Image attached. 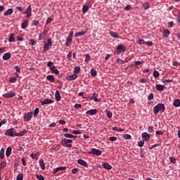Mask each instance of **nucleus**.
I'll return each mask as SVG.
<instances>
[{"mask_svg": "<svg viewBox=\"0 0 180 180\" xmlns=\"http://www.w3.org/2000/svg\"><path fill=\"white\" fill-rule=\"evenodd\" d=\"M6 167V162H1L0 164V169H2L3 168H5Z\"/></svg>", "mask_w": 180, "mask_h": 180, "instance_id": "55", "label": "nucleus"}, {"mask_svg": "<svg viewBox=\"0 0 180 180\" xmlns=\"http://www.w3.org/2000/svg\"><path fill=\"white\" fill-rule=\"evenodd\" d=\"M26 133H27V130L21 131L20 133H16L15 137H23V136H25V134H26Z\"/></svg>", "mask_w": 180, "mask_h": 180, "instance_id": "21", "label": "nucleus"}, {"mask_svg": "<svg viewBox=\"0 0 180 180\" xmlns=\"http://www.w3.org/2000/svg\"><path fill=\"white\" fill-rule=\"evenodd\" d=\"M51 22H53V18H48V19L46 20V25H49V23H51Z\"/></svg>", "mask_w": 180, "mask_h": 180, "instance_id": "54", "label": "nucleus"}, {"mask_svg": "<svg viewBox=\"0 0 180 180\" xmlns=\"http://www.w3.org/2000/svg\"><path fill=\"white\" fill-rule=\"evenodd\" d=\"M78 78V75L73 74L71 75H69L66 77L67 81H74L75 79H77Z\"/></svg>", "mask_w": 180, "mask_h": 180, "instance_id": "9", "label": "nucleus"}, {"mask_svg": "<svg viewBox=\"0 0 180 180\" xmlns=\"http://www.w3.org/2000/svg\"><path fill=\"white\" fill-rule=\"evenodd\" d=\"M33 117V112H30L24 115V119L26 122H30Z\"/></svg>", "mask_w": 180, "mask_h": 180, "instance_id": "7", "label": "nucleus"}, {"mask_svg": "<svg viewBox=\"0 0 180 180\" xmlns=\"http://www.w3.org/2000/svg\"><path fill=\"white\" fill-rule=\"evenodd\" d=\"M123 137L125 140H130L131 139V136L127 134H124Z\"/></svg>", "mask_w": 180, "mask_h": 180, "instance_id": "43", "label": "nucleus"}, {"mask_svg": "<svg viewBox=\"0 0 180 180\" xmlns=\"http://www.w3.org/2000/svg\"><path fill=\"white\" fill-rule=\"evenodd\" d=\"M17 11H19L22 15H27V19H29L32 16V6H28L25 11H23V8L20 6L16 7Z\"/></svg>", "mask_w": 180, "mask_h": 180, "instance_id": "1", "label": "nucleus"}, {"mask_svg": "<svg viewBox=\"0 0 180 180\" xmlns=\"http://www.w3.org/2000/svg\"><path fill=\"white\" fill-rule=\"evenodd\" d=\"M117 50L119 51V53H124L125 48L123 46V44H120V45L117 46Z\"/></svg>", "mask_w": 180, "mask_h": 180, "instance_id": "13", "label": "nucleus"}, {"mask_svg": "<svg viewBox=\"0 0 180 180\" xmlns=\"http://www.w3.org/2000/svg\"><path fill=\"white\" fill-rule=\"evenodd\" d=\"M138 43L139 44H146V41L143 39H139Z\"/></svg>", "mask_w": 180, "mask_h": 180, "instance_id": "56", "label": "nucleus"}, {"mask_svg": "<svg viewBox=\"0 0 180 180\" xmlns=\"http://www.w3.org/2000/svg\"><path fill=\"white\" fill-rule=\"evenodd\" d=\"M50 71L52 72V74H56V75H58V74H60V71L56 68V66H52L50 68Z\"/></svg>", "mask_w": 180, "mask_h": 180, "instance_id": "12", "label": "nucleus"}, {"mask_svg": "<svg viewBox=\"0 0 180 180\" xmlns=\"http://www.w3.org/2000/svg\"><path fill=\"white\" fill-rule=\"evenodd\" d=\"M0 158L1 160H4V158H5V149H4V148L0 150Z\"/></svg>", "mask_w": 180, "mask_h": 180, "instance_id": "28", "label": "nucleus"}, {"mask_svg": "<svg viewBox=\"0 0 180 180\" xmlns=\"http://www.w3.org/2000/svg\"><path fill=\"white\" fill-rule=\"evenodd\" d=\"M39 109L38 108H35L34 110V117H36L39 115Z\"/></svg>", "mask_w": 180, "mask_h": 180, "instance_id": "45", "label": "nucleus"}, {"mask_svg": "<svg viewBox=\"0 0 180 180\" xmlns=\"http://www.w3.org/2000/svg\"><path fill=\"white\" fill-rule=\"evenodd\" d=\"M75 109H81L82 108V105L81 104H76L75 105Z\"/></svg>", "mask_w": 180, "mask_h": 180, "instance_id": "63", "label": "nucleus"}, {"mask_svg": "<svg viewBox=\"0 0 180 180\" xmlns=\"http://www.w3.org/2000/svg\"><path fill=\"white\" fill-rule=\"evenodd\" d=\"M157 91H162L165 89V86L162 84H156Z\"/></svg>", "mask_w": 180, "mask_h": 180, "instance_id": "18", "label": "nucleus"}, {"mask_svg": "<svg viewBox=\"0 0 180 180\" xmlns=\"http://www.w3.org/2000/svg\"><path fill=\"white\" fill-rule=\"evenodd\" d=\"M46 45L49 46L50 47H51V46H53V41L51 40V38L47 39Z\"/></svg>", "mask_w": 180, "mask_h": 180, "instance_id": "38", "label": "nucleus"}, {"mask_svg": "<svg viewBox=\"0 0 180 180\" xmlns=\"http://www.w3.org/2000/svg\"><path fill=\"white\" fill-rule=\"evenodd\" d=\"M11 56L12 55L11 54V53H6L3 56V60H4V61H6V60H9Z\"/></svg>", "mask_w": 180, "mask_h": 180, "instance_id": "22", "label": "nucleus"}, {"mask_svg": "<svg viewBox=\"0 0 180 180\" xmlns=\"http://www.w3.org/2000/svg\"><path fill=\"white\" fill-rule=\"evenodd\" d=\"M94 102H101V100L98 98V94L94 93L93 96L91 98Z\"/></svg>", "mask_w": 180, "mask_h": 180, "instance_id": "23", "label": "nucleus"}, {"mask_svg": "<svg viewBox=\"0 0 180 180\" xmlns=\"http://www.w3.org/2000/svg\"><path fill=\"white\" fill-rule=\"evenodd\" d=\"M29 23V20H25L21 24L22 29H26L27 27V24Z\"/></svg>", "mask_w": 180, "mask_h": 180, "instance_id": "29", "label": "nucleus"}, {"mask_svg": "<svg viewBox=\"0 0 180 180\" xmlns=\"http://www.w3.org/2000/svg\"><path fill=\"white\" fill-rule=\"evenodd\" d=\"M64 137H66L67 139H74V140H77V136H74L70 134H64Z\"/></svg>", "mask_w": 180, "mask_h": 180, "instance_id": "19", "label": "nucleus"}, {"mask_svg": "<svg viewBox=\"0 0 180 180\" xmlns=\"http://www.w3.org/2000/svg\"><path fill=\"white\" fill-rule=\"evenodd\" d=\"M89 9V7L86 5H84L82 8V13H86L87 11Z\"/></svg>", "mask_w": 180, "mask_h": 180, "instance_id": "37", "label": "nucleus"}, {"mask_svg": "<svg viewBox=\"0 0 180 180\" xmlns=\"http://www.w3.org/2000/svg\"><path fill=\"white\" fill-rule=\"evenodd\" d=\"M41 105H50L51 103H54V101L49 99V98H45L44 100L41 101Z\"/></svg>", "mask_w": 180, "mask_h": 180, "instance_id": "6", "label": "nucleus"}, {"mask_svg": "<svg viewBox=\"0 0 180 180\" xmlns=\"http://www.w3.org/2000/svg\"><path fill=\"white\" fill-rule=\"evenodd\" d=\"M91 60V57L89 56V54H86V58H85V62L88 63V61Z\"/></svg>", "mask_w": 180, "mask_h": 180, "instance_id": "52", "label": "nucleus"}, {"mask_svg": "<svg viewBox=\"0 0 180 180\" xmlns=\"http://www.w3.org/2000/svg\"><path fill=\"white\" fill-rule=\"evenodd\" d=\"M169 34H171V32L169 31V30H165L162 32V36L165 39L168 38V36H169Z\"/></svg>", "mask_w": 180, "mask_h": 180, "instance_id": "14", "label": "nucleus"}, {"mask_svg": "<svg viewBox=\"0 0 180 180\" xmlns=\"http://www.w3.org/2000/svg\"><path fill=\"white\" fill-rule=\"evenodd\" d=\"M32 25L34 26H39V21L38 20H33L32 21Z\"/></svg>", "mask_w": 180, "mask_h": 180, "instance_id": "61", "label": "nucleus"}, {"mask_svg": "<svg viewBox=\"0 0 180 180\" xmlns=\"http://www.w3.org/2000/svg\"><path fill=\"white\" fill-rule=\"evenodd\" d=\"M117 63H118V64H125V63H127V61H125L122 60V59H117Z\"/></svg>", "mask_w": 180, "mask_h": 180, "instance_id": "48", "label": "nucleus"}, {"mask_svg": "<svg viewBox=\"0 0 180 180\" xmlns=\"http://www.w3.org/2000/svg\"><path fill=\"white\" fill-rule=\"evenodd\" d=\"M72 139H62L60 141V143L63 147H66V148H71L72 147Z\"/></svg>", "mask_w": 180, "mask_h": 180, "instance_id": "3", "label": "nucleus"}, {"mask_svg": "<svg viewBox=\"0 0 180 180\" xmlns=\"http://www.w3.org/2000/svg\"><path fill=\"white\" fill-rule=\"evenodd\" d=\"M102 165L105 169H112V166L108 162L103 163Z\"/></svg>", "mask_w": 180, "mask_h": 180, "instance_id": "26", "label": "nucleus"}, {"mask_svg": "<svg viewBox=\"0 0 180 180\" xmlns=\"http://www.w3.org/2000/svg\"><path fill=\"white\" fill-rule=\"evenodd\" d=\"M150 3H148V2H146V3H143V8H145L146 10H147V9H150Z\"/></svg>", "mask_w": 180, "mask_h": 180, "instance_id": "36", "label": "nucleus"}, {"mask_svg": "<svg viewBox=\"0 0 180 180\" xmlns=\"http://www.w3.org/2000/svg\"><path fill=\"white\" fill-rule=\"evenodd\" d=\"M30 44L31 46H35L36 45V41L33 40V39H30Z\"/></svg>", "mask_w": 180, "mask_h": 180, "instance_id": "59", "label": "nucleus"}, {"mask_svg": "<svg viewBox=\"0 0 180 180\" xmlns=\"http://www.w3.org/2000/svg\"><path fill=\"white\" fill-rule=\"evenodd\" d=\"M80 71H81V68H79V66H77L74 69V72L76 75L79 74Z\"/></svg>", "mask_w": 180, "mask_h": 180, "instance_id": "35", "label": "nucleus"}, {"mask_svg": "<svg viewBox=\"0 0 180 180\" xmlns=\"http://www.w3.org/2000/svg\"><path fill=\"white\" fill-rule=\"evenodd\" d=\"M78 164H79L80 165H82L83 167H88V163H86V162H85L84 160L82 159H79L77 160Z\"/></svg>", "mask_w": 180, "mask_h": 180, "instance_id": "15", "label": "nucleus"}, {"mask_svg": "<svg viewBox=\"0 0 180 180\" xmlns=\"http://www.w3.org/2000/svg\"><path fill=\"white\" fill-rule=\"evenodd\" d=\"M89 154H93L94 155L99 156L102 155V151L96 148H91V150L89 153Z\"/></svg>", "mask_w": 180, "mask_h": 180, "instance_id": "5", "label": "nucleus"}, {"mask_svg": "<svg viewBox=\"0 0 180 180\" xmlns=\"http://www.w3.org/2000/svg\"><path fill=\"white\" fill-rule=\"evenodd\" d=\"M168 27H174V22L170 21L167 23Z\"/></svg>", "mask_w": 180, "mask_h": 180, "instance_id": "58", "label": "nucleus"}, {"mask_svg": "<svg viewBox=\"0 0 180 180\" xmlns=\"http://www.w3.org/2000/svg\"><path fill=\"white\" fill-rule=\"evenodd\" d=\"M154 98V94L153 93H150V95L148 96V101H151Z\"/></svg>", "mask_w": 180, "mask_h": 180, "instance_id": "57", "label": "nucleus"}, {"mask_svg": "<svg viewBox=\"0 0 180 180\" xmlns=\"http://www.w3.org/2000/svg\"><path fill=\"white\" fill-rule=\"evenodd\" d=\"M110 36L112 37H115V39H119V34L117 32H110Z\"/></svg>", "mask_w": 180, "mask_h": 180, "instance_id": "33", "label": "nucleus"}, {"mask_svg": "<svg viewBox=\"0 0 180 180\" xmlns=\"http://www.w3.org/2000/svg\"><path fill=\"white\" fill-rule=\"evenodd\" d=\"M138 146H139V147H143L144 146V140L140 141L138 143Z\"/></svg>", "mask_w": 180, "mask_h": 180, "instance_id": "50", "label": "nucleus"}, {"mask_svg": "<svg viewBox=\"0 0 180 180\" xmlns=\"http://www.w3.org/2000/svg\"><path fill=\"white\" fill-rule=\"evenodd\" d=\"M165 110V105L164 103H158L153 108V113L154 115H158V112L161 113H164Z\"/></svg>", "mask_w": 180, "mask_h": 180, "instance_id": "2", "label": "nucleus"}, {"mask_svg": "<svg viewBox=\"0 0 180 180\" xmlns=\"http://www.w3.org/2000/svg\"><path fill=\"white\" fill-rule=\"evenodd\" d=\"M106 114L108 117V119H112V116H113V114L110 110H106Z\"/></svg>", "mask_w": 180, "mask_h": 180, "instance_id": "41", "label": "nucleus"}, {"mask_svg": "<svg viewBox=\"0 0 180 180\" xmlns=\"http://www.w3.org/2000/svg\"><path fill=\"white\" fill-rule=\"evenodd\" d=\"M91 74L92 77H96L98 72H96V70L95 69H91Z\"/></svg>", "mask_w": 180, "mask_h": 180, "instance_id": "40", "label": "nucleus"}, {"mask_svg": "<svg viewBox=\"0 0 180 180\" xmlns=\"http://www.w3.org/2000/svg\"><path fill=\"white\" fill-rule=\"evenodd\" d=\"M65 169H67V167H57L54 172V174H56V172H58V171H65Z\"/></svg>", "mask_w": 180, "mask_h": 180, "instance_id": "30", "label": "nucleus"}, {"mask_svg": "<svg viewBox=\"0 0 180 180\" xmlns=\"http://www.w3.org/2000/svg\"><path fill=\"white\" fill-rule=\"evenodd\" d=\"M142 138L144 139L143 141H148L150 140V134L147 132H143Z\"/></svg>", "mask_w": 180, "mask_h": 180, "instance_id": "11", "label": "nucleus"}, {"mask_svg": "<svg viewBox=\"0 0 180 180\" xmlns=\"http://www.w3.org/2000/svg\"><path fill=\"white\" fill-rule=\"evenodd\" d=\"M15 95H16L15 91H10L8 93H6V94H3V98H13V96H15Z\"/></svg>", "mask_w": 180, "mask_h": 180, "instance_id": "8", "label": "nucleus"}, {"mask_svg": "<svg viewBox=\"0 0 180 180\" xmlns=\"http://www.w3.org/2000/svg\"><path fill=\"white\" fill-rule=\"evenodd\" d=\"M16 180H23V174H19L17 176Z\"/></svg>", "mask_w": 180, "mask_h": 180, "instance_id": "49", "label": "nucleus"}, {"mask_svg": "<svg viewBox=\"0 0 180 180\" xmlns=\"http://www.w3.org/2000/svg\"><path fill=\"white\" fill-rule=\"evenodd\" d=\"M55 98L58 101H61V94H60V91H56V93H55Z\"/></svg>", "mask_w": 180, "mask_h": 180, "instance_id": "20", "label": "nucleus"}, {"mask_svg": "<svg viewBox=\"0 0 180 180\" xmlns=\"http://www.w3.org/2000/svg\"><path fill=\"white\" fill-rule=\"evenodd\" d=\"M31 158H32L33 160H37V155L34 154V153H32L30 155Z\"/></svg>", "mask_w": 180, "mask_h": 180, "instance_id": "51", "label": "nucleus"}, {"mask_svg": "<svg viewBox=\"0 0 180 180\" xmlns=\"http://www.w3.org/2000/svg\"><path fill=\"white\" fill-rule=\"evenodd\" d=\"M173 105L175 106V108H179V106H180V100L179 99H176L173 103Z\"/></svg>", "mask_w": 180, "mask_h": 180, "instance_id": "31", "label": "nucleus"}, {"mask_svg": "<svg viewBox=\"0 0 180 180\" xmlns=\"http://www.w3.org/2000/svg\"><path fill=\"white\" fill-rule=\"evenodd\" d=\"M78 171H79L78 168H74L72 169V174H75L77 172H78Z\"/></svg>", "mask_w": 180, "mask_h": 180, "instance_id": "53", "label": "nucleus"}, {"mask_svg": "<svg viewBox=\"0 0 180 180\" xmlns=\"http://www.w3.org/2000/svg\"><path fill=\"white\" fill-rule=\"evenodd\" d=\"M13 13V9L8 8L6 12H4V16H11Z\"/></svg>", "mask_w": 180, "mask_h": 180, "instance_id": "16", "label": "nucleus"}, {"mask_svg": "<svg viewBox=\"0 0 180 180\" xmlns=\"http://www.w3.org/2000/svg\"><path fill=\"white\" fill-rule=\"evenodd\" d=\"M16 82V77H10V82Z\"/></svg>", "mask_w": 180, "mask_h": 180, "instance_id": "64", "label": "nucleus"}, {"mask_svg": "<svg viewBox=\"0 0 180 180\" xmlns=\"http://www.w3.org/2000/svg\"><path fill=\"white\" fill-rule=\"evenodd\" d=\"M87 32H88V31H82V32H77V33L75 34V37H79V36H84V34H86V33Z\"/></svg>", "mask_w": 180, "mask_h": 180, "instance_id": "25", "label": "nucleus"}, {"mask_svg": "<svg viewBox=\"0 0 180 180\" xmlns=\"http://www.w3.org/2000/svg\"><path fill=\"white\" fill-rule=\"evenodd\" d=\"M49 50H50V45H47V42H45L44 46V51H45V53H47V51H49Z\"/></svg>", "mask_w": 180, "mask_h": 180, "instance_id": "32", "label": "nucleus"}, {"mask_svg": "<svg viewBox=\"0 0 180 180\" xmlns=\"http://www.w3.org/2000/svg\"><path fill=\"white\" fill-rule=\"evenodd\" d=\"M11 154H12V148L8 147L6 151V157H10Z\"/></svg>", "mask_w": 180, "mask_h": 180, "instance_id": "24", "label": "nucleus"}, {"mask_svg": "<svg viewBox=\"0 0 180 180\" xmlns=\"http://www.w3.org/2000/svg\"><path fill=\"white\" fill-rule=\"evenodd\" d=\"M8 41H10V42L15 41V36L13 34H11V35L8 38Z\"/></svg>", "mask_w": 180, "mask_h": 180, "instance_id": "39", "label": "nucleus"}, {"mask_svg": "<svg viewBox=\"0 0 180 180\" xmlns=\"http://www.w3.org/2000/svg\"><path fill=\"white\" fill-rule=\"evenodd\" d=\"M5 136H8V137H16V130H15L14 128L7 129L5 132Z\"/></svg>", "mask_w": 180, "mask_h": 180, "instance_id": "4", "label": "nucleus"}, {"mask_svg": "<svg viewBox=\"0 0 180 180\" xmlns=\"http://www.w3.org/2000/svg\"><path fill=\"white\" fill-rule=\"evenodd\" d=\"M36 177L37 178V179L39 180H44V176L43 175L41 174H36Z\"/></svg>", "mask_w": 180, "mask_h": 180, "instance_id": "46", "label": "nucleus"}, {"mask_svg": "<svg viewBox=\"0 0 180 180\" xmlns=\"http://www.w3.org/2000/svg\"><path fill=\"white\" fill-rule=\"evenodd\" d=\"M109 140L110 141H116V140H117V138L115 137V136H111L109 138Z\"/></svg>", "mask_w": 180, "mask_h": 180, "instance_id": "62", "label": "nucleus"}, {"mask_svg": "<svg viewBox=\"0 0 180 180\" xmlns=\"http://www.w3.org/2000/svg\"><path fill=\"white\" fill-rule=\"evenodd\" d=\"M39 167H41V169L44 171L46 169V164L44 163V160L43 159H41L39 160Z\"/></svg>", "mask_w": 180, "mask_h": 180, "instance_id": "17", "label": "nucleus"}, {"mask_svg": "<svg viewBox=\"0 0 180 180\" xmlns=\"http://www.w3.org/2000/svg\"><path fill=\"white\" fill-rule=\"evenodd\" d=\"M47 81H50V82H55L56 79H54V76L49 75L46 77Z\"/></svg>", "mask_w": 180, "mask_h": 180, "instance_id": "27", "label": "nucleus"}, {"mask_svg": "<svg viewBox=\"0 0 180 180\" xmlns=\"http://www.w3.org/2000/svg\"><path fill=\"white\" fill-rule=\"evenodd\" d=\"M169 162L172 164H176V159H175L174 158H169Z\"/></svg>", "mask_w": 180, "mask_h": 180, "instance_id": "47", "label": "nucleus"}, {"mask_svg": "<svg viewBox=\"0 0 180 180\" xmlns=\"http://www.w3.org/2000/svg\"><path fill=\"white\" fill-rule=\"evenodd\" d=\"M112 130L115 131H124V129H122V128H119L117 127H114L112 128Z\"/></svg>", "mask_w": 180, "mask_h": 180, "instance_id": "42", "label": "nucleus"}, {"mask_svg": "<svg viewBox=\"0 0 180 180\" xmlns=\"http://www.w3.org/2000/svg\"><path fill=\"white\" fill-rule=\"evenodd\" d=\"M124 10L125 11H131V6L127 5V6H125Z\"/></svg>", "mask_w": 180, "mask_h": 180, "instance_id": "60", "label": "nucleus"}, {"mask_svg": "<svg viewBox=\"0 0 180 180\" xmlns=\"http://www.w3.org/2000/svg\"><path fill=\"white\" fill-rule=\"evenodd\" d=\"M98 113L97 109H92L86 111V115H91V116H94V115H96Z\"/></svg>", "mask_w": 180, "mask_h": 180, "instance_id": "10", "label": "nucleus"}, {"mask_svg": "<svg viewBox=\"0 0 180 180\" xmlns=\"http://www.w3.org/2000/svg\"><path fill=\"white\" fill-rule=\"evenodd\" d=\"M153 77H155V78H158V77H160V72H158L157 70H154Z\"/></svg>", "mask_w": 180, "mask_h": 180, "instance_id": "44", "label": "nucleus"}, {"mask_svg": "<svg viewBox=\"0 0 180 180\" xmlns=\"http://www.w3.org/2000/svg\"><path fill=\"white\" fill-rule=\"evenodd\" d=\"M71 43H72V37H68L67 39L66 46L68 47Z\"/></svg>", "mask_w": 180, "mask_h": 180, "instance_id": "34", "label": "nucleus"}]
</instances>
